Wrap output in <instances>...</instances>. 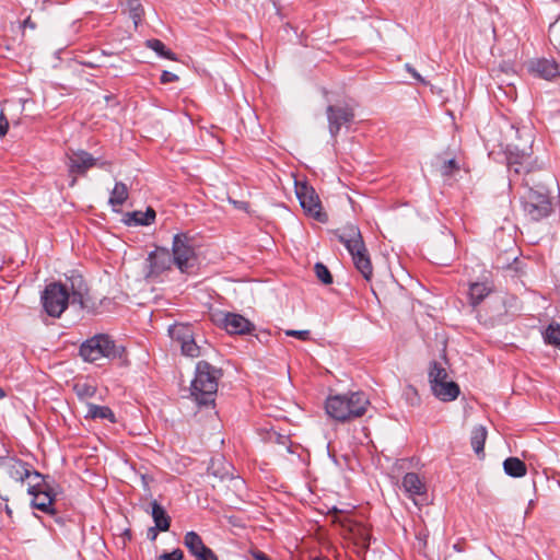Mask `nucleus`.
Wrapping results in <instances>:
<instances>
[{
  "label": "nucleus",
  "mask_w": 560,
  "mask_h": 560,
  "mask_svg": "<svg viewBox=\"0 0 560 560\" xmlns=\"http://www.w3.org/2000/svg\"><path fill=\"white\" fill-rule=\"evenodd\" d=\"M144 44L148 48L155 51L159 57H162V58H165L168 60H177L176 55L171 49L166 48L164 43L161 42L160 39H156V38L148 39V40H145Z\"/></svg>",
  "instance_id": "obj_28"
},
{
  "label": "nucleus",
  "mask_w": 560,
  "mask_h": 560,
  "mask_svg": "<svg viewBox=\"0 0 560 560\" xmlns=\"http://www.w3.org/2000/svg\"><path fill=\"white\" fill-rule=\"evenodd\" d=\"M448 378L446 370L438 362H432L429 370V381L431 388L438 383L445 382Z\"/></svg>",
  "instance_id": "obj_29"
},
{
  "label": "nucleus",
  "mask_w": 560,
  "mask_h": 560,
  "mask_svg": "<svg viewBox=\"0 0 560 560\" xmlns=\"http://www.w3.org/2000/svg\"><path fill=\"white\" fill-rule=\"evenodd\" d=\"M329 133L336 138L341 127H349L354 119V109L349 104L328 105L326 108Z\"/></svg>",
  "instance_id": "obj_13"
},
{
  "label": "nucleus",
  "mask_w": 560,
  "mask_h": 560,
  "mask_svg": "<svg viewBox=\"0 0 560 560\" xmlns=\"http://www.w3.org/2000/svg\"><path fill=\"white\" fill-rule=\"evenodd\" d=\"M544 340L547 345H551L560 349V324L551 323L544 331Z\"/></svg>",
  "instance_id": "obj_30"
},
{
  "label": "nucleus",
  "mask_w": 560,
  "mask_h": 560,
  "mask_svg": "<svg viewBox=\"0 0 560 560\" xmlns=\"http://www.w3.org/2000/svg\"><path fill=\"white\" fill-rule=\"evenodd\" d=\"M285 335L290 336V337H295V338H298L300 340H304V341L308 340L311 337L310 330H287Z\"/></svg>",
  "instance_id": "obj_40"
},
{
  "label": "nucleus",
  "mask_w": 560,
  "mask_h": 560,
  "mask_svg": "<svg viewBox=\"0 0 560 560\" xmlns=\"http://www.w3.org/2000/svg\"><path fill=\"white\" fill-rule=\"evenodd\" d=\"M184 552L177 548L171 552H163L159 556L158 560H183Z\"/></svg>",
  "instance_id": "obj_38"
},
{
  "label": "nucleus",
  "mask_w": 560,
  "mask_h": 560,
  "mask_svg": "<svg viewBox=\"0 0 560 560\" xmlns=\"http://www.w3.org/2000/svg\"><path fill=\"white\" fill-rule=\"evenodd\" d=\"M156 212L152 207H147L145 211L142 212V226L151 225L154 223Z\"/></svg>",
  "instance_id": "obj_37"
},
{
  "label": "nucleus",
  "mask_w": 560,
  "mask_h": 560,
  "mask_svg": "<svg viewBox=\"0 0 560 560\" xmlns=\"http://www.w3.org/2000/svg\"><path fill=\"white\" fill-rule=\"evenodd\" d=\"M73 392L80 400H86L89 398H93L96 395L97 387L86 380H78L73 384Z\"/></svg>",
  "instance_id": "obj_24"
},
{
  "label": "nucleus",
  "mask_w": 560,
  "mask_h": 560,
  "mask_svg": "<svg viewBox=\"0 0 560 560\" xmlns=\"http://www.w3.org/2000/svg\"><path fill=\"white\" fill-rule=\"evenodd\" d=\"M124 223L126 225H135V226H138L140 225V210H135L132 212H127L125 215H124V219H122Z\"/></svg>",
  "instance_id": "obj_35"
},
{
  "label": "nucleus",
  "mask_w": 560,
  "mask_h": 560,
  "mask_svg": "<svg viewBox=\"0 0 560 560\" xmlns=\"http://www.w3.org/2000/svg\"><path fill=\"white\" fill-rule=\"evenodd\" d=\"M66 165L71 180L70 187L75 186L78 176H84L86 172L96 165V159L86 151L79 150L67 154Z\"/></svg>",
  "instance_id": "obj_12"
},
{
  "label": "nucleus",
  "mask_w": 560,
  "mask_h": 560,
  "mask_svg": "<svg viewBox=\"0 0 560 560\" xmlns=\"http://www.w3.org/2000/svg\"><path fill=\"white\" fill-rule=\"evenodd\" d=\"M86 418L91 419H106L112 423L116 422L113 410L107 406H98L94 404H88Z\"/></svg>",
  "instance_id": "obj_25"
},
{
  "label": "nucleus",
  "mask_w": 560,
  "mask_h": 560,
  "mask_svg": "<svg viewBox=\"0 0 560 560\" xmlns=\"http://www.w3.org/2000/svg\"><path fill=\"white\" fill-rule=\"evenodd\" d=\"M138 0H128V5L130 9V18L133 21V24L136 27H138L140 23V12H139V5L137 4Z\"/></svg>",
  "instance_id": "obj_36"
},
{
  "label": "nucleus",
  "mask_w": 560,
  "mask_h": 560,
  "mask_svg": "<svg viewBox=\"0 0 560 560\" xmlns=\"http://www.w3.org/2000/svg\"><path fill=\"white\" fill-rule=\"evenodd\" d=\"M121 537H122V541L124 542L126 541V539L130 540V538H131V530L129 528H126L122 532Z\"/></svg>",
  "instance_id": "obj_49"
},
{
  "label": "nucleus",
  "mask_w": 560,
  "mask_h": 560,
  "mask_svg": "<svg viewBox=\"0 0 560 560\" xmlns=\"http://www.w3.org/2000/svg\"><path fill=\"white\" fill-rule=\"evenodd\" d=\"M59 485L56 481L52 483L30 485L27 493L32 495V508L55 516V522L60 526H66L67 520L58 515L56 509V501L58 495Z\"/></svg>",
  "instance_id": "obj_7"
},
{
  "label": "nucleus",
  "mask_w": 560,
  "mask_h": 560,
  "mask_svg": "<svg viewBox=\"0 0 560 560\" xmlns=\"http://www.w3.org/2000/svg\"><path fill=\"white\" fill-rule=\"evenodd\" d=\"M5 396V392L2 387H0V399H2Z\"/></svg>",
  "instance_id": "obj_53"
},
{
  "label": "nucleus",
  "mask_w": 560,
  "mask_h": 560,
  "mask_svg": "<svg viewBox=\"0 0 560 560\" xmlns=\"http://www.w3.org/2000/svg\"><path fill=\"white\" fill-rule=\"evenodd\" d=\"M522 210L530 221H540L552 212V198L547 187L534 178H523Z\"/></svg>",
  "instance_id": "obj_3"
},
{
  "label": "nucleus",
  "mask_w": 560,
  "mask_h": 560,
  "mask_svg": "<svg viewBox=\"0 0 560 560\" xmlns=\"http://www.w3.org/2000/svg\"><path fill=\"white\" fill-rule=\"evenodd\" d=\"M184 545L188 549V551L196 557L200 551H203L208 548L196 532H188L184 537Z\"/></svg>",
  "instance_id": "obj_27"
},
{
  "label": "nucleus",
  "mask_w": 560,
  "mask_h": 560,
  "mask_svg": "<svg viewBox=\"0 0 560 560\" xmlns=\"http://www.w3.org/2000/svg\"><path fill=\"white\" fill-rule=\"evenodd\" d=\"M520 139L523 143H510L505 150L506 165L510 173V182L514 177L524 176V178H534L533 172L535 168V161L533 159V141L534 137L530 130L516 129Z\"/></svg>",
  "instance_id": "obj_2"
},
{
  "label": "nucleus",
  "mask_w": 560,
  "mask_h": 560,
  "mask_svg": "<svg viewBox=\"0 0 560 560\" xmlns=\"http://www.w3.org/2000/svg\"><path fill=\"white\" fill-rule=\"evenodd\" d=\"M335 235L348 249L355 268L365 280L370 281L373 276V267L359 228L348 224L341 230L335 231Z\"/></svg>",
  "instance_id": "obj_5"
},
{
  "label": "nucleus",
  "mask_w": 560,
  "mask_h": 560,
  "mask_svg": "<svg viewBox=\"0 0 560 560\" xmlns=\"http://www.w3.org/2000/svg\"><path fill=\"white\" fill-rule=\"evenodd\" d=\"M528 70L545 80L560 77V63L556 62L553 59L540 58L532 60Z\"/></svg>",
  "instance_id": "obj_18"
},
{
  "label": "nucleus",
  "mask_w": 560,
  "mask_h": 560,
  "mask_svg": "<svg viewBox=\"0 0 560 560\" xmlns=\"http://www.w3.org/2000/svg\"><path fill=\"white\" fill-rule=\"evenodd\" d=\"M362 539H363L364 544H369L370 537H369L368 534H365V535L362 536Z\"/></svg>",
  "instance_id": "obj_51"
},
{
  "label": "nucleus",
  "mask_w": 560,
  "mask_h": 560,
  "mask_svg": "<svg viewBox=\"0 0 560 560\" xmlns=\"http://www.w3.org/2000/svg\"><path fill=\"white\" fill-rule=\"evenodd\" d=\"M23 27L24 28L28 27L31 30H35L36 23L28 16L27 19L24 20Z\"/></svg>",
  "instance_id": "obj_47"
},
{
  "label": "nucleus",
  "mask_w": 560,
  "mask_h": 560,
  "mask_svg": "<svg viewBox=\"0 0 560 560\" xmlns=\"http://www.w3.org/2000/svg\"><path fill=\"white\" fill-rule=\"evenodd\" d=\"M172 261L182 272H190L196 265V255L194 248L182 238L175 235L173 241Z\"/></svg>",
  "instance_id": "obj_14"
},
{
  "label": "nucleus",
  "mask_w": 560,
  "mask_h": 560,
  "mask_svg": "<svg viewBox=\"0 0 560 560\" xmlns=\"http://www.w3.org/2000/svg\"><path fill=\"white\" fill-rule=\"evenodd\" d=\"M407 72H409L415 80H417L422 85H428V81H425L421 74L409 63H406L405 66Z\"/></svg>",
  "instance_id": "obj_42"
},
{
  "label": "nucleus",
  "mask_w": 560,
  "mask_h": 560,
  "mask_svg": "<svg viewBox=\"0 0 560 560\" xmlns=\"http://www.w3.org/2000/svg\"><path fill=\"white\" fill-rule=\"evenodd\" d=\"M427 538H428V534L423 533V532H419L418 535H417V539L419 541V548H424L427 546Z\"/></svg>",
  "instance_id": "obj_44"
},
{
  "label": "nucleus",
  "mask_w": 560,
  "mask_h": 560,
  "mask_svg": "<svg viewBox=\"0 0 560 560\" xmlns=\"http://www.w3.org/2000/svg\"><path fill=\"white\" fill-rule=\"evenodd\" d=\"M197 560H218L215 553L208 547L195 557Z\"/></svg>",
  "instance_id": "obj_41"
},
{
  "label": "nucleus",
  "mask_w": 560,
  "mask_h": 560,
  "mask_svg": "<svg viewBox=\"0 0 560 560\" xmlns=\"http://www.w3.org/2000/svg\"><path fill=\"white\" fill-rule=\"evenodd\" d=\"M492 285L488 282H474L469 285V303L476 307L479 305L490 293Z\"/></svg>",
  "instance_id": "obj_21"
},
{
  "label": "nucleus",
  "mask_w": 560,
  "mask_h": 560,
  "mask_svg": "<svg viewBox=\"0 0 560 560\" xmlns=\"http://www.w3.org/2000/svg\"><path fill=\"white\" fill-rule=\"evenodd\" d=\"M487 429L483 425H477L471 430L470 444L475 453L483 456L485 443L487 440Z\"/></svg>",
  "instance_id": "obj_23"
},
{
  "label": "nucleus",
  "mask_w": 560,
  "mask_h": 560,
  "mask_svg": "<svg viewBox=\"0 0 560 560\" xmlns=\"http://www.w3.org/2000/svg\"><path fill=\"white\" fill-rule=\"evenodd\" d=\"M28 479H32V481H33L32 485H42L43 482L52 483V481H55L49 475H43L39 471L33 469L31 465H30V478Z\"/></svg>",
  "instance_id": "obj_34"
},
{
  "label": "nucleus",
  "mask_w": 560,
  "mask_h": 560,
  "mask_svg": "<svg viewBox=\"0 0 560 560\" xmlns=\"http://www.w3.org/2000/svg\"><path fill=\"white\" fill-rule=\"evenodd\" d=\"M295 194L301 207L308 215L313 217L318 222L324 223L327 221V214L322 211L319 197L312 186L307 185L306 183H296Z\"/></svg>",
  "instance_id": "obj_10"
},
{
  "label": "nucleus",
  "mask_w": 560,
  "mask_h": 560,
  "mask_svg": "<svg viewBox=\"0 0 560 560\" xmlns=\"http://www.w3.org/2000/svg\"><path fill=\"white\" fill-rule=\"evenodd\" d=\"M212 322L231 335H246L255 329V325L250 320L236 313L217 312L212 314Z\"/></svg>",
  "instance_id": "obj_11"
},
{
  "label": "nucleus",
  "mask_w": 560,
  "mask_h": 560,
  "mask_svg": "<svg viewBox=\"0 0 560 560\" xmlns=\"http://www.w3.org/2000/svg\"><path fill=\"white\" fill-rule=\"evenodd\" d=\"M80 63L82 66H85V67H89V68H97V67L101 66L96 60H92V59H82L80 61Z\"/></svg>",
  "instance_id": "obj_45"
},
{
  "label": "nucleus",
  "mask_w": 560,
  "mask_h": 560,
  "mask_svg": "<svg viewBox=\"0 0 560 560\" xmlns=\"http://www.w3.org/2000/svg\"><path fill=\"white\" fill-rule=\"evenodd\" d=\"M149 271L147 273V278H153L159 276L162 271L168 269L172 261L171 253L165 248H156L152 253H150L148 257Z\"/></svg>",
  "instance_id": "obj_17"
},
{
  "label": "nucleus",
  "mask_w": 560,
  "mask_h": 560,
  "mask_svg": "<svg viewBox=\"0 0 560 560\" xmlns=\"http://www.w3.org/2000/svg\"><path fill=\"white\" fill-rule=\"evenodd\" d=\"M454 549L458 552H462L464 549L459 546V544L454 545Z\"/></svg>",
  "instance_id": "obj_52"
},
{
  "label": "nucleus",
  "mask_w": 560,
  "mask_h": 560,
  "mask_svg": "<svg viewBox=\"0 0 560 560\" xmlns=\"http://www.w3.org/2000/svg\"><path fill=\"white\" fill-rule=\"evenodd\" d=\"M128 199V188L126 184L118 182L115 184L110 197L109 203L115 211H119L118 207H120Z\"/></svg>",
  "instance_id": "obj_26"
},
{
  "label": "nucleus",
  "mask_w": 560,
  "mask_h": 560,
  "mask_svg": "<svg viewBox=\"0 0 560 560\" xmlns=\"http://www.w3.org/2000/svg\"><path fill=\"white\" fill-rule=\"evenodd\" d=\"M141 479H142V489H143V491H147V489H145V488L149 486L148 478H147V476H145V475H142V476H141Z\"/></svg>",
  "instance_id": "obj_50"
},
{
  "label": "nucleus",
  "mask_w": 560,
  "mask_h": 560,
  "mask_svg": "<svg viewBox=\"0 0 560 560\" xmlns=\"http://www.w3.org/2000/svg\"><path fill=\"white\" fill-rule=\"evenodd\" d=\"M44 311L54 318H59L68 308L69 303L78 304L81 310L98 314V307L89 296L85 280L79 273L66 278V282L54 281L48 283L40 295Z\"/></svg>",
  "instance_id": "obj_1"
},
{
  "label": "nucleus",
  "mask_w": 560,
  "mask_h": 560,
  "mask_svg": "<svg viewBox=\"0 0 560 560\" xmlns=\"http://www.w3.org/2000/svg\"><path fill=\"white\" fill-rule=\"evenodd\" d=\"M150 514L153 518L154 526L149 527L147 536L151 540H155L159 532H166L171 526V517L166 510L154 499H152Z\"/></svg>",
  "instance_id": "obj_15"
},
{
  "label": "nucleus",
  "mask_w": 560,
  "mask_h": 560,
  "mask_svg": "<svg viewBox=\"0 0 560 560\" xmlns=\"http://www.w3.org/2000/svg\"><path fill=\"white\" fill-rule=\"evenodd\" d=\"M431 389L433 395L442 401L455 400L460 393L458 384L448 380L438 383Z\"/></svg>",
  "instance_id": "obj_19"
},
{
  "label": "nucleus",
  "mask_w": 560,
  "mask_h": 560,
  "mask_svg": "<svg viewBox=\"0 0 560 560\" xmlns=\"http://www.w3.org/2000/svg\"><path fill=\"white\" fill-rule=\"evenodd\" d=\"M549 40L553 48L560 51V15L549 26Z\"/></svg>",
  "instance_id": "obj_32"
},
{
  "label": "nucleus",
  "mask_w": 560,
  "mask_h": 560,
  "mask_svg": "<svg viewBox=\"0 0 560 560\" xmlns=\"http://www.w3.org/2000/svg\"><path fill=\"white\" fill-rule=\"evenodd\" d=\"M179 80L178 75L173 73V72H170V71H166L164 70L162 73H161V77H160V82L162 84H167V83H172V82H177Z\"/></svg>",
  "instance_id": "obj_39"
},
{
  "label": "nucleus",
  "mask_w": 560,
  "mask_h": 560,
  "mask_svg": "<svg viewBox=\"0 0 560 560\" xmlns=\"http://www.w3.org/2000/svg\"><path fill=\"white\" fill-rule=\"evenodd\" d=\"M115 342L108 335L100 334L86 339L79 349L80 357L86 362L115 357Z\"/></svg>",
  "instance_id": "obj_8"
},
{
  "label": "nucleus",
  "mask_w": 560,
  "mask_h": 560,
  "mask_svg": "<svg viewBox=\"0 0 560 560\" xmlns=\"http://www.w3.org/2000/svg\"><path fill=\"white\" fill-rule=\"evenodd\" d=\"M9 129V122L7 117L1 113L0 114V138L4 137Z\"/></svg>",
  "instance_id": "obj_43"
},
{
  "label": "nucleus",
  "mask_w": 560,
  "mask_h": 560,
  "mask_svg": "<svg viewBox=\"0 0 560 560\" xmlns=\"http://www.w3.org/2000/svg\"><path fill=\"white\" fill-rule=\"evenodd\" d=\"M438 159L441 160L439 172L444 177L452 176L455 172H458L460 168L455 158L442 159L441 156H439Z\"/></svg>",
  "instance_id": "obj_31"
},
{
  "label": "nucleus",
  "mask_w": 560,
  "mask_h": 560,
  "mask_svg": "<svg viewBox=\"0 0 560 560\" xmlns=\"http://www.w3.org/2000/svg\"><path fill=\"white\" fill-rule=\"evenodd\" d=\"M504 472L513 478L524 477L527 472V467L523 460L517 457H509L503 462Z\"/></svg>",
  "instance_id": "obj_22"
},
{
  "label": "nucleus",
  "mask_w": 560,
  "mask_h": 560,
  "mask_svg": "<svg viewBox=\"0 0 560 560\" xmlns=\"http://www.w3.org/2000/svg\"><path fill=\"white\" fill-rule=\"evenodd\" d=\"M252 555L255 560H271L265 552L260 550L253 551Z\"/></svg>",
  "instance_id": "obj_46"
},
{
  "label": "nucleus",
  "mask_w": 560,
  "mask_h": 560,
  "mask_svg": "<svg viewBox=\"0 0 560 560\" xmlns=\"http://www.w3.org/2000/svg\"><path fill=\"white\" fill-rule=\"evenodd\" d=\"M401 486L410 498L422 495L427 492L425 483L416 472H407L402 477Z\"/></svg>",
  "instance_id": "obj_20"
},
{
  "label": "nucleus",
  "mask_w": 560,
  "mask_h": 560,
  "mask_svg": "<svg viewBox=\"0 0 560 560\" xmlns=\"http://www.w3.org/2000/svg\"><path fill=\"white\" fill-rule=\"evenodd\" d=\"M369 404L370 401L364 393L353 392L329 396L326 399L325 409L330 418L346 422L362 417Z\"/></svg>",
  "instance_id": "obj_4"
},
{
  "label": "nucleus",
  "mask_w": 560,
  "mask_h": 560,
  "mask_svg": "<svg viewBox=\"0 0 560 560\" xmlns=\"http://www.w3.org/2000/svg\"><path fill=\"white\" fill-rule=\"evenodd\" d=\"M168 334L182 350L183 355L198 358L201 355V346L198 345L194 327L190 324L176 323L168 328Z\"/></svg>",
  "instance_id": "obj_9"
},
{
  "label": "nucleus",
  "mask_w": 560,
  "mask_h": 560,
  "mask_svg": "<svg viewBox=\"0 0 560 560\" xmlns=\"http://www.w3.org/2000/svg\"><path fill=\"white\" fill-rule=\"evenodd\" d=\"M3 510L5 512V514L9 516V517H12V514H13V511L12 509L8 505V504H2L0 502V511Z\"/></svg>",
  "instance_id": "obj_48"
},
{
  "label": "nucleus",
  "mask_w": 560,
  "mask_h": 560,
  "mask_svg": "<svg viewBox=\"0 0 560 560\" xmlns=\"http://www.w3.org/2000/svg\"><path fill=\"white\" fill-rule=\"evenodd\" d=\"M314 271L318 280H320L324 284L332 283V276L329 269L323 262H316L314 266Z\"/></svg>",
  "instance_id": "obj_33"
},
{
  "label": "nucleus",
  "mask_w": 560,
  "mask_h": 560,
  "mask_svg": "<svg viewBox=\"0 0 560 560\" xmlns=\"http://www.w3.org/2000/svg\"><path fill=\"white\" fill-rule=\"evenodd\" d=\"M222 371L207 361H199L196 366V375L191 382V396L198 405L209 406L214 402L218 392V382Z\"/></svg>",
  "instance_id": "obj_6"
},
{
  "label": "nucleus",
  "mask_w": 560,
  "mask_h": 560,
  "mask_svg": "<svg viewBox=\"0 0 560 560\" xmlns=\"http://www.w3.org/2000/svg\"><path fill=\"white\" fill-rule=\"evenodd\" d=\"M0 464L15 481L24 482L30 478V464L18 457L0 456Z\"/></svg>",
  "instance_id": "obj_16"
}]
</instances>
